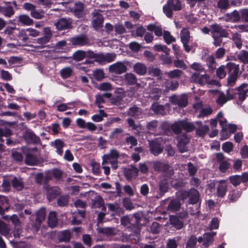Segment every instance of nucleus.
<instances>
[{
  "label": "nucleus",
  "mask_w": 248,
  "mask_h": 248,
  "mask_svg": "<svg viewBox=\"0 0 248 248\" xmlns=\"http://www.w3.org/2000/svg\"><path fill=\"white\" fill-rule=\"evenodd\" d=\"M226 69L228 74L227 85L233 86L240 75L239 65L232 62H229L227 63Z\"/></svg>",
  "instance_id": "obj_1"
},
{
  "label": "nucleus",
  "mask_w": 248,
  "mask_h": 248,
  "mask_svg": "<svg viewBox=\"0 0 248 248\" xmlns=\"http://www.w3.org/2000/svg\"><path fill=\"white\" fill-rule=\"evenodd\" d=\"M182 9L181 2L180 0H168L167 3L163 7V11L166 16L172 18L173 12L180 11Z\"/></svg>",
  "instance_id": "obj_2"
},
{
  "label": "nucleus",
  "mask_w": 248,
  "mask_h": 248,
  "mask_svg": "<svg viewBox=\"0 0 248 248\" xmlns=\"http://www.w3.org/2000/svg\"><path fill=\"white\" fill-rule=\"evenodd\" d=\"M153 168L155 171L161 172L167 177H170L174 174L173 169L168 163L165 162L158 161L154 162Z\"/></svg>",
  "instance_id": "obj_3"
},
{
  "label": "nucleus",
  "mask_w": 248,
  "mask_h": 248,
  "mask_svg": "<svg viewBox=\"0 0 248 248\" xmlns=\"http://www.w3.org/2000/svg\"><path fill=\"white\" fill-rule=\"evenodd\" d=\"M73 20L71 18L62 17L58 19L54 25L58 31L70 30L73 28Z\"/></svg>",
  "instance_id": "obj_4"
},
{
  "label": "nucleus",
  "mask_w": 248,
  "mask_h": 248,
  "mask_svg": "<svg viewBox=\"0 0 248 248\" xmlns=\"http://www.w3.org/2000/svg\"><path fill=\"white\" fill-rule=\"evenodd\" d=\"M46 192V197L49 202L55 199L61 193V189L58 186H50L48 184L44 186Z\"/></svg>",
  "instance_id": "obj_5"
},
{
  "label": "nucleus",
  "mask_w": 248,
  "mask_h": 248,
  "mask_svg": "<svg viewBox=\"0 0 248 248\" xmlns=\"http://www.w3.org/2000/svg\"><path fill=\"white\" fill-rule=\"evenodd\" d=\"M23 138L27 143L33 145L41 144V140L39 136L31 129L26 130L23 133Z\"/></svg>",
  "instance_id": "obj_6"
},
{
  "label": "nucleus",
  "mask_w": 248,
  "mask_h": 248,
  "mask_svg": "<svg viewBox=\"0 0 248 248\" xmlns=\"http://www.w3.org/2000/svg\"><path fill=\"white\" fill-rule=\"evenodd\" d=\"M69 41L74 46H88L90 44L88 37L84 34H80L71 37Z\"/></svg>",
  "instance_id": "obj_7"
},
{
  "label": "nucleus",
  "mask_w": 248,
  "mask_h": 248,
  "mask_svg": "<svg viewBox=\"0 0 248 248\" xmlns=\"http://www.w3.org/2000/svg\"><path fill=\"white\" fill-rule=\"evenodd\" d=\"M53 236L60 243H68L71 240V233L69 230H65L54 232Z\"/></svg>",
  "instance_id": "obj_8"
},
{
  "label": "nucleus",
  "mask_w": 248,
  "mask_h": 248,
  "mask_svg": "<svg viewBox=\"0 0 248 248\" xmlns=\"http://www.w3.org/2000/svg\"><path fill=\"white\" fill-rule=\"evenodd\" d=\"M169 189V181L167 178H164L161 180L158 185V189L156 198L160 199L162 198Z\"/></svg>",
  "instance_id": "obj_9"
},
{
  "label": "nucleus",
  "mask_w": 248,
  "mask_h": 248,
  "mask_svg": "<svg viewBox=\"0 0 248 248\" xmlns=\"http://www.w3.org/2000/svg\"><path fill=\"white\" fill-rule=\"evenodd\" d=\"M170 101L172 104L181 108L186 107L188 104L187 96L185 94L180 96L173 95L170 97Z\"/></svg>",
  "instance_id": "obj_10"
},
{
  "label": "nucleus",
  "mask_w": 248,
  "mask_h": 248,
  "mask_svg": "<svg viewBox=\"0 0 248 248\" xmlns=\"http://www.w3.org/2000/svg\"><path fill=\"white\" fill-rule=\"evenodd\" d=\"M211 33L212 36H218L219 37H227L229 34L225 29L222 28L221 26L217 23L211 25Z\"/></svg>",
  "instance_id": "obj_11"
},
{
  "label": "nucleus",
  "mask_w": 248,
  "mask_h": 248,
  "mask_svg": "<svg viewBox=\"0 0 248 248\" xmlns=\"http://www.w3.org/2000/svg\"><path fill=\"white\" fill-rule=\"evenodd\" d=\"M0 13L5 17H11L15 13L11 2L3 1L0 5Z\"/></svg>",
  "instance_id": "obj_12"
},
{
  "label": "nucleus",
  "mask_w": 248,
  "mask_h": 248,
  "mask_svg": "<svg viewBox=\"0 0 248 248\" xmlns=\"http://www.w3.org/2000/svg\"><path fill=\"white\" fill-rule=\"evenodd\" d=\"M127 69L126 66L121 62H117L109 67V72L116 74H122L125 72Z\"/></svg>",
  "instance_id": "obj_13"
},
{
  "label": "nucleus",
  "mask_w": 248,
  "mask_h": 248,
  "mask_svg": "<svg viewBox=\"0 0 248 248\" xmlns=\"http://www.w3.org/2000/svg\"><path fill=\"white\" fill-rule=\"evenodd\" d=\"M119 152L115 149H111L109 154H104L102 156V165H104L109 163V161L117 160L120 157Z\"/></svg>",
  "instance_id": "obj_14"
},
{
  "label": "nucleus",
  "mask_w": 248,
  "mask_h": 248,
  "mask_svg": "<svg viewBox=\"0 0 248 248\" xmlns=\"http://www.w3.org/2000/svg\"><path fill=\"white\" fill-rule=\"evenodd\" d=\"M150 151L155 156H157L162 153L163 147L156 140H152L149 142Z\"/></svg>",
  "instance_id": "obj_15"
},
{
  "label": "nucleus",
  "mask_w": 248,
  "mask_h": 248,
  "mask_svg": "<svg viewBox=\"0 0 248 248\" xmlns=\"http://www.w3.org/2000/svg\"><path fill=\"white\" fill-rule=\"evenodd\" d=\"M9 209V200L7 197L0 195V215L3 218L7 219V216H4L5 212L7 211Z\"/></svg>",
  "instance_id": "obj_16"
},
{
  "label": "nucleus",
  "mask_w": 248,
  "mask_h": 248,
  "mask_svg": "<svg viewBox=\"0 0 248 248\" xmlns=\"http://www.w3.org/2000/svg\"><path fill=\"white\" fill-rule=\"evenodd\" d=\"M92 14L93 16H96L92 21L93 27L95 30H98L103 26L104 17L101 14L98 12L93 13Z\"/></svg>",
  "instance_id": "obj_17"
},
{
  "label": "nucleus",
  "mask_w": 248,
  "mask_h": 248,
  "mask_svg": "<svg viewBox=\"0 0 248 248\" xmlns=\"http://www.w3.org/2000/svg\"><path fill=\"white\" fill-rule=\"evenodd\" d=\"M139 170L134 166H131L124 170V175L128 181H131L133 178H136L138 176Z\"/></svg>",
  "instance_id": "obj_18"
},
{
  "label": "nucleus",
  "mask_w": 248,
  "mask_h": 248,
  "mask_svg": "<svg viewBox=\"0 0 248 248\" xmlns=\"http://www.w3.org/2000/svg\"><path fill=\"white\" fill-rule=\"evenodd\" d=\"M228 187L227 182L226 180L219 181L217 187V194L219 198H223L226 193Z\"/></svg>",
  "instance_id": "obj_19"
},
{
  "label": "nucleus",
  "mask_w": 248,
  "mask_h": 248,
  "mask_svg": "<svg viewBox=\"0 0 248 248\" xmlns=\"http://www.w3.org/2000/svg\"><path fill=\"white\" fill-rule=\"evenodd\" d=\"M4 32L11 39L16 40L19 37V29L15 27L7 26Z\"/></svg>",
  "instance_id": "obj_20"
},
{
  "label": "nucleus",
  "mask_w": 248,
  "mask_h": 248,
  "mask_svg": "<svg viewBox=\"0 0 248 248\" xmlns=\"http://www.w3.org/2000/svg\"><path fill=\"white\" fill-rule=\"evenodd\" d=\"M84 5L81 2L75 3L72 12L77 18H81L83 16Z\"/></svg>",
  "instance_id": "obj_21"
},
{
  "label": "nucleus",
  "mask_w": 248,
  "mask_h": 248,
  "mask_svg": "<svg viewBox=\"0 0 248 248\" xmlns=\"http://www.w3.org/2000/svg\"><path fill=\"white\" fill-rule=\"evenodd\" d=\"M189 192L188 203L191 204L197 203L200 199V193L199 191L194 188H191L189 189Z\"/></svg>",
  "instance_id": "obj_22"
},
{
  "label": "nucleus",
  "mask_w": 248,
  "mask_h": 248,
  "mask_svg": "<svg viewBox=\"0 0 248 248\" xmlns=\"http://www.w3.org/2000/svg\"><path fill=\"white\" fill-rule=\"evenodd\" d=\"M181 204L179 199H173L170 201L167 209L170 212L178 211L181 207Z\"/></svg>",
  "instance_id": "obj_23"
},
{
  "label": "nucleus",
  "mask_w": 248,
  "mask_h": 248,
  "mask_svg": "<svg viewBox=\"0 0 248 248\" xmlns=\"http://www.w3.org/2000/svg\"><path fill=\"white\" fill-rule=\"evenodd\" d=\"M226 17H227L228 20L232 22H237L240 21L241 19L240 12L239 13L236 10H234L230 13H227L226 14Z\"/></svg>",
  "instance_id": "obj_24"
},
{
  "label": "nucleus",
  "mask_w": 248,
  "mask_h": 248,
  "mask_svg": "<svg viewBox=\"0 0 248 248\" xmlns=\"http://www.w3.org/2000/svg\"><path fill=\"white\" fill-rule=\"evenodd\" d=\"M216 232H206L203 234L204 241L203 245L206 247L212 244L214 241V237L216 235Z\"/></svg>",
  "instance_id": "obj_25"
},
{
  "label": "nucleus",
  "mask_w": 248,
  "mask_h": 248,
  "mask_svg": "<svg viewBox=\"0 0 248 248\" xmlns=\"http://www.w3.org/2000/svg\"><path fill=\"white\" fill-rule=\"evenodd\" d=\"M124 82L128 85H134L137 83V78L136 76L133 73H126L124 75Z\"/></svg>",
  "instance_id": "obj_26"
},
{
  "label": "nucleus",
  "mask_w": 248,
  "mask_h": 248,
  "mask_svg": "<svg viewBox=\"0 0 248 248\" xmlns=\"http://www.w3.org/2000/svg\"><path fill=\"white\" fill-rule=\"evenodd\" d=\"M11 184L14 188L18 191H21L24 186L22 178L14 176L11 180Z\"/></svg>",
  "instance_id": "obj_27"
},
{
  "label": "nucleus",
  "mask_w": 248,
  "mask_h": 248,
  "mask_svg": "<svg viewBox=\"0 0 248 248\" xmlns=\"http://www.w3.org/2000/svg\"><path fill=\"white\" fill-rule=\"evenodd\" d=\"M134 71L140 76L145 75L147 72L146 65L142 63L137 62L133 66Z\"/></svg>",
  "instance_id": "obj_28"
},
{
  "label": "nucleus",
  "mask_w": 248,
  "mask_h": 248,
  "mask_svg": "<svg viewBox=\"0 0 248 248\" xmlns=\"http://www.w3.org/2000/svg\"><path fill=\"white\" fill-rule=\"evenodd\" d=\"M196 124L200 126L196 130V134L199 137H203L209 130L208 126L207 125H202L201 121L197 122Z\"/></svg>",
  "instance_id": "obj_29"
},
{
  "label": "nucleus",
  "mask_w": 248,
  "mask_h": 248,
  "mask_svg": "<svg viewBox=\"0 0 248 248\" xmlns=\"http://www.w3.org/2000/svg\"><path fill=\"white\" fill-rule=\"evenodd\" d=\"M241 195V191L237 189H232L229 192L228 198L230 202H234L237 201Z\"/></svg>",
  "instance_id": "obj_30"
},
{
  "label": "nucleus",
  "mask_w": 248,
  "mask_h": 248,
  "mask_svg": "<svg viewBox=\"0 0 248 248\" xmlns=\"http://www.w3.org/2000/svg\"><path fill=\"white\" fill-rule=\"evenodd\" d=\"M18 21L22 25L30 26L33 24V20L27 15H21L18 16Z\"/></svg>",
  "instance_id": "obj_31"
},
{
  "label": "nucleus",
  "mask_w": 248,
  "mask_h": 248,
  "mask_svg": "<svg viewBox=\"0 0 248 248\" xmlns=\"http://www.w3.org/2000/svg\"><path fill=\"white\" fill-rule=\"evenodd\" d=\"M189 28H184L180 31V39L182 43L189 42L190 39Z\"/></svg>",
  "instance_id": "obj_32"
},
{
  "label": "nucleus",
  "mask_w": 248,
  "mask_h": 248,
  "mask_svg": "<svg viewBox=\"0 0 248 248\" xmlns=\"http://www.w3.org/2000/svg\"><path fill=\"white\" fill-rule=\"evenodd\" d=\"M170 222L171 224L178 230L181 229L183 227V222L177 216H171L170 217Z\"/></svg>",
  "instance_id": "obj_33"
},
{
  "label": "nucleus",
  "mask_w": 248,
  "mask_h": 248,
  "mask_svg": "<svg viewBox=\"0 0 248 248\" xmlns=\"http://www.w3.org/2000/svg\"><path fill=\"white\" fill-rule=\"evenodd\" d=\"M181 125L182 127V130H184L186 132H190L195 129L194 124L191 123L189 122L186 120H181Z\"/></svg>",
  "instance_id": "obj_34"
},
{
  "label": "nucleus",
  "mask_w": 248,
  "mask_h": 248,
  "mask_svg": "<svg viewBox=\"0 0 248 248\" xmlns=\"http://www.w3.org/2000/svg\"><path fill=\"white\" fill-rule=\"evenodd\" d=\"M140 113L139 108L135 105L129 108L127 110V115L136 119L139 118Z\"/></svg>",
  "instance_id": "obj_35"
},
{
  "label": "nucleus",
  "mask_w": 248,
  "mask_h": 248,
  "mask_svg": "<svg viewBox=\"0 0 248 248\" xmlns=\"http://www.w3.org/2000/svg\"><path fill=\"white\" fill-rule=\"evenodd\" d=\"M206 65L209 69L211 71H214L216 68L217 63L215 58L213 55L209 56L206 58Z\"/></svg>",
  "instance_id": "obj_36"
},
{
  "label": "nucleus",
  "mask_w": 248,
  "mask_h": 248,
  "mask_svg": "<svg viewBox=\"0 0 248 248\" xmlns=\"http://www.w3.org/2000/svg\"><path fill=\"white\" fill-rule=\"evenodd\" d=\"M58 221L55 212H51L48 217V224L51 228H54L57 225Z\"/></svg>",
  "instance_id": "obj_37"
},
{
  "label": "nucleus",
  "mask_w": 248,
  "mask_h": 248,
  "mask_svg": "<svg viewBox=\"0 0 248 248\" xmlns=\"http://www.w3.org/2000/svg\"><path fill=\"white\" fill-rule=\"evenodd\" d=\"M50 33H48V35H44L42 37L37 38L36 43L40 45V46H38V47L44 48L46 47V45L50 41Z\"/></svg>",
  "instance_id": "obj_38"
},
{
  "label": "nucleus",
  "mask_w": 248,
  "mask_h": 248,
  "mask_svg": "<svg viewBox=\"0 0 248 248\" xmlns=\"http://www.w3.org/2000/svg\"><path fill=\"white\" fill-rule=\"evenodd\" d=\"M86 51L78 50L73 53L72 58L74 60L77 62H79L84 60L86 57Z\"/></svg>",
  "instance_id": "obj_39"
},
{
  "label": "nucleus",
  "mask_w": 248,
  "mask_h": 248,
  "mask_svg": "<svg viewBox=\"0 0 248 248\" xmlns=\"http://www.w3.org/2000/svg\"><path fill=\"white\" fill-rule=\"evenodd\" d=\"M232 40L236 47L239 49H241L243 45L241 34L237 32L233 33L232 35Z\"/></svg>",
  "instance_id": "obj_40"
},
{
  "label": "nucleus",
  "mask_w": 248,
  "mask_h": 248,
  "mask_svg": "<svg viewBox=\"0 0 248 248\" xmlns=\"http://www.w3.org/2000/svg\"><path fill=\"white\" fill-rule=\"evenodd\" d=\"M124 130L121 128H116L109 134V138L112 139H118L120 137L124 136Z\"/></svg>",
  "instance_id": "obj_41"
},
{
  "label": "nucleus",
  "mask_w": 248,
  "mask_h": 248,
  "mask_svg": "<svg viewBox=\"0 0 248 248\" xmlns=\"http://www.w3.org/2000/svg\"><path fill=\"white\" fill-rule=\"evenodd\" d=\"M183 74V72L179 69H176L168 72L167 75L170 78H179Z\"/></svg>",
  "instance_id": "obj_42"
},
{
  "label": "nucleus",
  "mask_w": 248,
  "mask_h": 248,
  "mask_svg": "<svg viewBox=\"0 0 248 248\" xmlns=\"http://www.w3.org/2000/svg\"><path fill=\"white\" fill-rule=\"evenodd\" d=\"M107 114L103 109L99 110V114H95L92 116V119L95 122H100L103 120V117H107Z\"/></svg>",
  "instance_id": "obj_43"
},
{
  "label": "nucleus",
  "mask_w": 248,
  "mask_h": 248,
  "mask_svg": "<svg viewBox=\"0 0 248 248\" xmlns=\"http://www.w3.org/2000/svg\"><path fill=\"white\" fill-rule=\"evenodd\" d=\"M170 185L176 190L179 189L185 186V183L179 179H175L170 182Z\"/></svg>",
  "instance_id": "obj_44"
},
{
  "label": "nucleus",
  "mask_w": 248,
  "mask_h": 248,
  "mask_svg": "<svg viewBox=\"0 0 248 248\" xmlns=\"http://www.w3.org/2000/svg\"><path fill=\"white\" fill-rule=\"evenodd\" d=\"M111 104L116 106H119L122 104L123 102V96L121 94H116L111 96L110 98Z\"/></svg>",
  "instance_id": "obj_45"
},
{
  "label": "nucleus",
  "mask_w": 248,
  "mask_h": 248,
  "mask_svg": "<svg viewBox=\"0 0 248 248\" xmlns=\"http://www.w3.org/2000/svg\"><path fill=\"white\" fill-rule=\"evenodd\" d=\"M163 36L165 42L168 45L176 41L175 38L168 31H164Z\"/></svg>",
  "instance_id": "obj_46"
},
{
  "label": "nucleus",
  "mask_w": 248,
  "mask_h": 248,
  "mask_svg": "<svg viewBox=\"0 0 248 248\" xmlns=\"http://www.w3.org/2000/svg\"><path fill=\"white\" fill-rule=\"evenodd\" d=\"M11 180L8 178H4L1 185L2 191L8 192L10 190L11 187Z\"/></svg>",
  "instance_id": "obj_47"
},
{
  "label": "nucleus",
  "mask_w": 248,
  "mask_h": 248,
  "mask_svg": "<svg viewBox=\"0 0 248 248\" xmlns=\"http://www.w3.org/2000/svg\"><path fill=\"white\" fill-rule=\"evenodd\" d=\"M230 3L229 0H218L217 7L220 10H226L229 8Z\"/></svg>",
  "instance_id": "obj_48"
},
{
  "label": "nucleus",
  "mask_w": 248,
  "mask_h": 248,
  "mask_svg": "<svg viewBox=\"0 0 248 248\" xmlns=\"http://www.w3.org/2000/svg\"><path fill=\"white\" fill-rule=\"evenodd\" d=\"M171 129L176 134H179L182 131V127L181 125V120L175 122L171 125Z\"/></svg>",
  "instance_id": "obj_49"
},
{
  "label": "nucleus",
  "mask_w": 248,
  "mask_h": 248,
  "mask_svg": "<svg viewBox=\"0 0 248 248\" xmlns=\"http://www.w3.org/2000/svg\"><path fill=\"white\" fill-rule=\"evenodd\" d=\"M31 16L35 19H41L44 17V12L42 10H37L36 8L31 13Z\"/></svg>",
  "instance_id": "obj_50"
},
{
  "label": "nucleus",
  "mask_w": 248,
  "mask_h": 248,
  "mask_svg": "<svg viewBox=\"0 0 248 248\" xmlns=\"http://www.w3.org/2000/svg\"><path fill=\"white\" fill-rule=\"evenodd\" d=\"M197 242V237L194 235H191L186 242V248H196Z\"/></svg>",
  "instance_id": "obj_51"
},
{
  "label": "nucleus",
  "mask_w": 248,
  "mask_h": 248,
  "mask_svg": "<svg viewBox=\"0 0 248 248\" xmlns=\"http://www.w3.org/2000/svg\"><path fill=\"white\" fill-rule=\"evenodd\" d=\"M99 232L107 236H112L115 234V230L113 228H100Z\"/></svg>",
  "instance_id": "obj_52"
},
{
  "label": "nucleus",
  "mask_w": 248,
  "mask_h": 248,
  "mask_svg": "<svg viewBox=\"0 0 248 248\" xmlns=\"http://www.w3.org/2000/svg\"><path fill=\"white\" fill-rule=\"evenodd\" d=\"M72 73V70L70 67H66L62 69L60 71L61 76L63 79L69 78Z\"/></svg>",
  "instance_id": "obj_53"
},
{
  "label": "nucleus",
  "mask_w": 248,
  "mask_h": 248,
  "mask_svg": "<svg viewBox=\"0 0 248 248\" xmlns=\"http://www.w3.org/2000/svg\"><path fill=\"white\" fill-rule=\"evenodd\" d=\"M93 206L95 208H100L104 204V200L100 196H98L92 201Z\"/></svg>",
  "instance_id": "obj_54"
},
{
  "label": "nucleus",
  "mask_w": 248,
  "mask_h": 248,
  "mask_svg": "<svg viewBox=\"0 0 248 248\" xmlns=\"http://www.w3.org/2000/svg\"><path fill=\"white\" fill-rule=\"evenodd\" d=\"M152 109L156 114L163 115L164 113L165 109L162 105L154 103L152 105Z\"/></svg>",
  "instance_id": "obj_55"
},
{
  "label": "nucleus",
  "mask_w": 248,
  "mask_h": 248,
  "mask_svg": "<svg viewBox=\"0 0 248 248\" xmlns=\"http://www.w3.org/2000/svg\"><path fill=\"white\" fill-rule=\"evenodd\" d=\"M69 202V198L67 195H62L57 199L58 205L60 206H66Z\"/></svg>",
  "instance_id": "obj_56"
},
{
  "label": "nucleus",
  "mask_w": 248,
  "mask_h": 248,
  "mask_svg": "<svg viewBox=\"0 0 248 248\" xmlns=\"http://www.w3.org/2000/svg\"><path fill=\"white\" fill-rule=\"evenodd\" d=\"M154 48L157 52L163 51L166 54H170V49L165 46L157 44L154 46Z\"/></svg>",
  "instance_id": "obj_57"
},
{
  "label": "nucleus",
  "mask_w": 248,
  "mask_h": 248,
  "mask_svg": "<svg viewBox=\"0 0 248 248\" xmlns=\"http://www.w3.org/2000/svg\"><path fill=\"white\" fill-rule=\"evenodd\" d=\"M46 217V210L45 208H42L39 210L36 215V220L43 222Z\"/></svg>",
  "instance_id": "obj_58"
},
{
  "label": "nucleus",
  "mask_w": 248,
  "mask_h": 248,
  "mask_svg": "<svg viewBox=\"0 0 248 248\" xmlns=\"http://www.w3.org/2000/svg\"><path fill=\"white\" fill-rule=\"evenodd\" d=\"M93 76L97 81H101L105 78L104 71L101 69L95 70L93 72Z\"/></svg>",
  "instance_id": "obj_59"
},
{
  "label": "nucleus",
  "mask_w": 248,
  "mask_h": 248,
  "mask_svg": "<svg viewBox=\"0 0 248 248\" xmlns=\"http://www.w3.org/2000/svg\"><path fill=\"white\" fill-rule=\"evenodd\" d=\"M213 110L210 107L202 108L200 111L199 115L198 116V118L204 117L207 116L212 114Z\"/></svg>",
  "instance_id": "obj_60"
},
{
  "label": "nucleus",
  "mask_w": 248,
  "mask_h": 248,
  "mask_svg": "<svg viewBox=\"0 0 248 248\" xmlns=\"http://www.w3.org/2000/svg\"><path fill=\"white\" fill-rule=\"evenodd\" d=\"M233 145L231 142L227 141L224 142L222 145L223 151L226 153H229L233 150Z\"/></svg>",
  "instance_id": "obj_61"
},
{
  "label": "nucleus",
  "mask_w": 248,
  "mask_h": 248,
  "mask_svg": "<svg viewBox=\"0 0 248 248\" xmlns=\"http://www.w3.org/2000/svg\"><path fill=\"white\" fill-rule=\"evenodd\" d=\"M226 66L223 65H221L219 68H218L216 71V74L217 77L220 79L224 78L226 75V73L225 71Z\"/></svg>",
  "instance_id": "obj_62"
},
{
  "label": "nucleus",
  "mask_w": 248,
  "mask_h": 248,
  "mask_svg": "<svg viewBox=\"0 0 248 248\" xmlns=\"http://www.w3.org/2000/svg\"><path fill=\"white\" fill-rule=\"evenodd\" d=\"M9 230L5 223L0 219V233L6 235L9 233Z\"/></svg>",
  "instance_id": "obj_63"
},
{
  "label": "nucleus",
  "mask_w": 248,
  "mask_h": 248,
  "mask_svg": "<svg viewBox=\"0 0 248 248\" xmlns=\"http://www.w3.org/2000/svg\"><path fill=\"white\" fill-rule=\"evenodd\" d=\"M228 99L227 96H225V94L223 93H222L219 94L218 97H217L216 103L217 104L220 106H222L224 104H225L227 101Z\"/></svg>",
  "instance_id": "obj_64"
}]
</instances>
